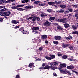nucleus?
<instances>
[{"label": "nucleus", "instance_id": "4be33fe9", "mask_svg": "<svg viewBox=\"0 0 78 78\" xmlns=\"http://www.w3.org/2000/svg\"><path fill=\"white\" fill-rule=\"evenodd\" d=\"M24 5L23 4V5H18L16 6V7H18L19 8H20V7H23L24 6Z\"/></svg>", "mask_w": 78, "mask_h": 78}, {"label": "nucleus", "instance_id": "9b49d317", "mask_svg": "<svg viewBox=\"0 0 78 78\" xmlns=\"http://www.w3.org/2000/svg\"><path fill=\"white\" fill-rule=\"evenodd\" d=\"M64 12V10L61 9L60 10H58L56 11L57 13H63Z\"/></svg>", "mask_w": 78, "mask_h": 78}, {"label": "nucleus", "instance_id": "a211bd4d", "mask_svg": "<svg viewBox=\"0 0 78 78\" xmlns=\"http://www.w3.org/2000/svg\"><path fill=\"white\" fill-rule=\"evenodd\" d=\"M25 8H26V9H31L32 7H31V6L29 5L28 6H26L25 7Z\"/></svg>", "mask_w": 78, "mask_h": 78}, {"label": "nucleus", "instance_id": "4d7b16f0", "mask_svg": "<svg viewBox=\"0 0 78 78\" xmlns=\"http://www.w3.org/2000/svg\"><path fill=\"white\" fill-rule=\"evenodd\" d=\"M21 3H25V1H24V0L22 1Z\"/></svg>", "mask_w": 78, "mask_h": 78}, {"label": "nucleus", "instance_id": "f3484780", "mask_svg": "<svg viewBox=\"0 0 78 78\" xmlns=\"http://www.w3.org/2000/svg\"><path fill=\"white\" fill-rule=\"evenodd\" d=\"M62 28L60 26H58L57 27V30H62Z\"/></svg>", "mask_w": 78, "mask_h": 78}, {"label": "nucleus", "instance_id": "39448f33", "mask_svg": "<svg viewBox=\"0 0 78 78\" xmlns=\"http://www.w3.org/2000/svg\"><path fill=\"white\" fill-rule=\"evenodd\" d=\"M11 12L10 11L5 12V16H10V15H11Z\"/></svg>", "mask_w": 78, "mask_h": 78}, {"label": "nucleus", "instance_id": "c756f323", "mask_svg": "<svg viewBox=\"0 0 78 78\" xmlns=\"http://www.w3.org/2000/svg\"><path fill=\"white\" fill-rule=\"evenodd\" d=\"M4 3H5V2L3 0H0V4H2Z\"/></svg>", "mask_w": 78, "mask_h": 78}, {"label": "nucleus", "instance_id": "774afa93", "mask_svg": "<svg viewBox=\"0 0 78 78\" xmlns=\"http://www.w3.org/2000/svg\"><path fill=\"white\" fill-rule=\"evenodd\" d=\"M45 43L46 44H48V41H45Z\"/></svg>", "mask_w": 78, "mask_h": 78}, {"label": "nucleus", "instance_id": "49530a36", "mask_svg": "<svg viewBox=\"0 0 78 78\" xmlns=\"http://www.w3.org/2000/svg\"><path fill=\"white\" fill-rule=\"evenodd\" d=\"M24 1L26 3H27L29 2V0H24Z\"/></svg>", "mask_w": 78, "mask_h": 78}, {"label": "nucleus", "instance_id": "4c0bfd02", "mask_svg": "<svg viewBox=\"0 0 78 78\" xmlns=\"http://www.w3.org/2000/svg\"><path fill=\"white\" fill-rule=\"evenodd\" d=\"M36 20L38 21H39V20H40V18L39 17H36Z\"/></svg>", "mask_w": 78, "mask_h": 78}, {"label": "nucleus", "instance_id": "7c9ffc66", "mask_svg": "<svg viewBox=\"0 0 78 78\" xmlns=\"http://www.w3.org/2000/svg\"><path fill=\"white\" fill-rule=\"evenodd\" d=\"M40 3V1H36L34 2V4H38V3Z\"/></svg>", "mask_w": 78, "mask_h": 78}, {"label": "nucleus", "instance_id": "338daca9", "mask_svg": "<svg viewBox=\"0 0 78 78\" xmlns=\"http://www.w3.org/2000/svg\"><path fill=\"white\" fill-rule=\"evenodd\" d=\"M39 69H44V68H43V67H41Z\"/></svg>", "mask_w": 78, "mask_h": 78}, {"label": "nucleus", "instance_id": "9d476101", "mask_svg": "<svg viewBox=\"0 0 78 78\" xmlns=\"http://www.w3.org/2000/svg\"><path fill=\"white\" fill-rule=\"evenodd\" d=\"M13 24H17V23H19V21H16L15 20H13L11 22Z\"/></svg>", "mask_w": 78, "mask_h": 78}, {"label": "nucleus", "instance_id": "5fc2aeb1", "mask_svg": "<svg viewBox=\"0 0 78 78\" xmlns=\"http://www.w3.org/2000/svg\"><path fill=\"white\" fill-rule=\"evenodd\" d=\"M2 21H3V20L2 18H0V22H2Z\"/></svg>", "mask_w": 78, "mask_h": 78}, {"label": "nucleus", "instance_id": "6ab92c4d", "mask_svg": "<svg viewBox=\"0 0 78 78\" xmlns=\"http://www.w3.org/2000/svg\"><path fill=\"white\" fill-rule=\"evenodd\" d=\"M17 10L18 11H24L25 9H23L22 8H17Z\"/></svg>", "mask_w": 78, "mask_h": 78}, {"label": "nucleus", "instance_id": "f8f14e48", "mask_svg": "<svg viewBox=\"0 0 78 78\" xmlns=\"http://www.w3.org/2000/svg\"><path fill=\"white\" fill-rule=\"evenodd\" d=\"M47 37V36L46 35H44L41 36V38L43 39H46Z\"/></svg>", "mask_w": 78, "mask_h": 78}, {"label": "nucleus", "instance_id": "a19ab883", "mask_svg": "<svg viewBox=\"0 0 78 78\" xmlns=\"http://www.w3.org/2000/svg\"><path fill=\"white\" fill-rule=\"evenodd\" d=\"M43 49V48L40 47L39 48V50H40V51H41Z\"/></svg>", "mask_w": 78, "mask_h": 78}, {"label": "nucleus", "instance_id": "bb28decb", "mask_svg": "<svg viewBox=\"0 0 78 78\" xmlns=\"http://www.w3.org/2000/svg\"><path fill=\"white\" fill-rule=\"evenodd\" d=\"M48 4H49V5H53V2H48Z\"/></svg>", "mask_w": 78, "mask_h": 78}, {"label": "nucleus", "instance_id": "c85d7f7f", "mask_svg": "<svg viewBox=\"0 0 78 78\" xmlns=\"http://www.w3.org/2000/svg\"><path fill=\"white\" fill-rule=\"evenodd\" d=\"M11 8L12 9H17V6H13V7H11Z\"/></svg>", "mask_w": 78, "mask_h": 78}, {"label": "nucleus", "instance_id": "393cba45", "mask_svg": "<svg viewBox=\"0 0 78 78\" xmlns=\"http://www.w3.org/2000/svg\"><path fill=\"white\" fill-rule=\"evenodd\" d=\"M72 37L71 36H69L66 37V39H69V40H70V39H72Z\"/></svg>", "mask_w": 78, "mask_h": 78}, {"label": "nucleus", "instance_id": "cd10ccee", "mask_svg": "<svg viewBox=\"0 0 78 78\" xmlns=\"http://www.w3.org/2000/svg\"><path fill=\"white\" fill-rule=\"evenodd\" d=\"M53 44H55V45H58V42L57 41H53Z\"/></svg>", "mask_w": 78, "mask_h": 78}, {"label": "nucleus", "instance_id": "13d9d810", "mask_svg": "<svg viewBox=\"0 0 78 78\" xmlns=\"http://www.w3.org/2000/svg\"><path fill=\"white\" fill-rule=\"evenodd\" d=\"M53 76H57V75H56V74L55 73H54L53 74Z\"/></svg>", "mask_w": 78, "mask_h": 78}, {"label": "nucleus", "instance_id": "680f3d73", "mask_svg": "<svg viewBox=\"0 0 78 78\" xmlns=\"http://www.w3.org/2000/svg\"><path fill=\"white\" fill-rule=\"evenodd\" d=\"M53 63H50V66H54V65H53Z\"/></svg>", "mask_w": 78, "mask_h": 78}, {"label": "nucleus", "instance_id": "6e6552de", "mask_svg": "<svg viewBox=\"0 0 78 78\" xmlns=\"http://www.w3.org/2000/svg\"><path fill=\"white\" fill-rule=\"evenodd\" d=\"M39 28L38 27H34L32 29L33 31H36V30H39Z\"/></svg>", "mask_w": 78, "mask_h": 78}, {"label": "nucleus", "instance_id": "a878e982", "mask_svg": "<svg viewBox=\"0 0 78 78\" xmlns=\"http://www.w3.org/2000/svg\"><path fill=\"white\" fill-rule=\"evenodd\" d=\"M41 17H45V16H47V14L44 13H42L41 15Z\"/></svg>", "mask_w": 78, "mask_h": 78}, {"label": "nucleus", "instance_id": "7ed1b4c3", "mask_svg": "<svg viewBox=\"0 0 78 78\" xmlns=\"http://www.w3.org/2000/svg\"><path fill=\"white\" fill-rule=\"evenodd\" d=\"M50 56L51 57H46L45 58L47 59L48 60H51L52 59L55 58V56L54 55H50Z\"/></svg>", "mask_w": 78, "mask_h": 78}, {"label": "nucleus", "instance_id": "1a4fd4ad", "mask_svg": "<svg viewBox=\"0 0 78 78\" xmlns=\"http://www.w3.org/2000/svg\"><path fill=\"white\" fill-rule=\"evenodd\" d=\"M66 64H60V67L61 68H62V69H64V68L66 67Z\"/></svg>", "mask_w": 78, "mask_h": 78}, {"label": "nucleus", "instance_id": "473e14b6", "mask_svg": "<svg viewBox=\"0 0 78 78\" xmlns=\"http://www.w3.org/2000/svg\"><path fill=\"white\" fill-rule=\"evenodd\" d=\"M54 66H58V64L56 62H53Z\"/></svg>", "mask_w": 78, "mask_h": 78}, {"label": "nucleus", "instance_id": "20e7f679", "mask_svg": "<svg viewBox=\"0 0 78 78\" xmlns=\"http://www.w3.org/2000/svg\"><path fill=\"white\" fill-rule=\"evenodd\" d=\"M44 25L45 27H49L51 25V23L47 21L44 23Z\"/></svg>", "mask_w": 78, "mask_h": 78}, {"label": "nucleus", "instance_id": "0eeeda50", "mask_svg": "<svg viewBox=\"0 0 78 78\" xmlns=\"http://www.w3.org/2000/svg\"><path fill=\"white\" fill-rule=\"evenodd\" d=\"M51 68H52V66H49L48 65H46L45 67L44 68V69H49Z\"/></svg>", "mask_w": 78, "mask_h": 78}, {"label": "nucleus", "instance_id": "052dcab7", "mask_svg": "<svg viewBox=\"0 0 78 78\" xmlns=\"http://www.w3.org/2000/svg\"><path fill=\"white\" fill-rule=\"evenodd\" d=\"M55 69H56V68H55V67H53L51 69L52 70H55Z\"/></svg>", "mask_w": 78, "mask_h": 78}, {"label": "nucleus", "instance_id": "f03ea898", "mask_svg": "<svg viewBox=\"0 0 78 78\" xmlns=\"http://www.w3.org/2000/svg\"><path fill=\"white\" fill-rule=\"evenodd\" d=\"M56 21H57L58 22H63V23H66L67 22V18H64L63 19H60L58 20L56 19Z\"/></svg>", "mask_w": 78, "mask_h": 78}, {"label": "nucleus", "instance_id": "603ef678", "mask_svg": "<svg viewBox=\"0 0 78 78\" xmlns=\"http://www.w3.org/2000/svg\"><path fill=\"white\" fill-rule=\"evenodd\" d=\"M58 56H62V54H61L58 53Z\"/></svg>", "mask_w": 78, "mask_h": 78}, {"label": "nucleus", "instance_id": "2eb2a0df", "mask_svg": "<svg viewBox=\"0 0 78 78\" xmlns=\"http://www.w3.org/2000/svg\"><path fill=\"white\" fill-rule=\"evenodd\" d=\"M14 1H15V0H8L7 1L5 2V3H11V2H14Z\"/></svg>", "mask_w": 78, "mask_h": 78}, {"label": "nucleus", "instance_id": "423d86ee", "mask_svg": "<svg viewBox=\"0 0 78 78\" xmlns=\"http://www.w3.org/2000/svg\"><path fill=\"white\" fill-rule=\"evenodd\" d=\"M54 38L56 40H61V37L60 36H56L54 37Z\"/></svg>", "mask_w": 78, "mask_h": 78}, {"label": "nucleus", "instance_id": "aec40b11", "mask_svg": "<svg viewBox=\"0 0 78 78\" xmlns=\"http://www.w3.org/2000/svg\"><path fill=\"white\" fill-rule=\"evenodd\" d=\"M69 46V44H63V45H62V47H63V48H66V47H67Z\"/></svg>", "mask_w": 78, "mask_h": 78}, {"label": "nucleus", "instance_id": "e2e57ef3", "mask_svg": "<svg viewBox=\"0 0 78 78\" xmlns=\"http://www.w3.org/2000/svg\"><path fill=\"white\" fill-rule=\"evenodd\" d=\"M60 3H61V2H60V1H59L58 2H57V5L60 4Z\"/></svg>", "mask_w": 78, "mask_h": 78}, {"label": "nucleus", "instance_id": "a18cd8bd", "mask_svg": "<svg viewBox=\"0 0 78 78\" xmlns=\"http://www.w3.org/2000/svg\"><path fill=\"white\" fill-rule=\"evenodd\" d=\"M73 7H74V8H77V5H73Z\"/></svg>", "mask_w": 78, "mask_h": 78}, {"label": "nucleus", "instance_id": "37998d69", "mask_svg": "<svg viewBox=\"0 0 78 78\" xmlns=\"http://www.w3.org/2000/svg\"><path fill=\"white\" fill-rule=\"evenodd\" d=\"M5 8V6H0V9L1 8Z\"/></svg>", "mask_w": 78, "mask_h": 78}, {"label": "nucleus", "instance_id": "6e6d98bb", "mask_svg": "<svg viewBox=\"0 0 78 78\" xmlns=\"http://www.w3.org/2000/svg\"><path fill=\"white\" fill-rule=\"evenodd\" d=\"M76 31L72 33V34H76Z\"/></svg>", "mask_w": 78, "mask_h": 78}, {"label": "nucleus", "instance_id": "b1692460", "mask_svg": "<svg viewBox=\"0 0 78 78\" xmlns=\"http://www.w3.org/2000/svg\"><path fill=\"white\" fill-rule=\"evenodd\" d=\"M33 66H34V64L33 63H31L29 64V67H30V68H31V67H33Z\"/></svg>", "mask_w": 78, "mask_h": 78}, {"label": "nucleus", "instance_id": "79ce46f5", "mask_svg": "<svg viewBox=\"0 0 78 78\" xmlns=\"http://www.w3.org/2000/svg\"><path fill=\"white\" fill-rule=\"evenodd\" d=\"M75 16L76 17H78V13H76L75 14Z\"/></svg>", "mask_w": 78, "mask_h": 78}, {"label": "nucleus", "instance_id": "412c9836", "mask_svg": "<svg viewBox=\"0 0 78 78\" xmlns=\"http://www.w3.org/2000/svg\"><path fill=\"white\" fill-rule=\"evenodd\" d=\"M49 20L51 21V20H54L55 19V17H51L49 18Z\"/></svg>", "mask_w": 78, "mask_h": 78}, {"label": "nucleus", "instance_id": "ddd939ff", "mask_svg": "<svg viewBox=\"0 0 78 78\" xmlns=\"http://www.w3.org/2000/svg\"><path fill=\"white\" fill-rule=\"evenodd\" d=\"M73 66H68L67 67V69H70V70H72L73 69Z\"/></svg>", "mask_w": 78, "mask_h": 78}, {"label": "nucleus", "instance_id": "58836bf2", "mask_svg": "<svg viewBox=\"0 0 78 78\" xmlns=\"http://www.w3.org/2000/svg\"><path fill=\"white\" fill-rule=\"evenodd\" d=\"M53 5H57V1H55L54 2H53Z\"/></svg>", "mask_w": 78, "mask_h": 78}, {"label": "nucleus", "instance_id": "69168bd1", "mask_svg": "<svg viewBox=\"0 0 78 78\" xmlns=\"http://www.w3.org/2000/svg\"><path fill=\"white\" fill-rule=\"evenodd\" d=\"M12 5L14 6V5H16V3H12Z\"/></svg>", "mask_w": 78, "mask_h": 78}, {"label": "nucleus", "instance_id": "f257e3e1", "mask_svg": "<svg viewBox=\"0 0 78 78\" xmlns=\"http://www.w3.org/2000/svg\"><path fill=\"white\" fill-rule=\"evenodd\" d=\"M59 70L61 73H63V74H66L67 73L68 75H71V73L69 71H67L66 69H65L64 70H62L61 68H59Z\"/></svg>", "mask_w": 78, "mask_h": 78}, {"label": "nucleus", "instance_id": "5701e85b", "mask_svg": "<svg viewBox=\"0 0 78 78\" xmlns=\"http://www.w3.org/2000/svg\"><path fill=\"white\" fill-rule=\"evenodd\" d=\"M60 7L61 8H65L66 6L64 5H60Z\"/></svg>", "mask_w": 78, "mask_h": 78}, {"label": "nucleus", "instance_id": "bf43d9fd", "mask_svg": "<svg viewBox=\"0 0 78 78\" xmlns=\"http://www.w3.org/2000/svg\"><path fill=\"white\" fill-rule=\"evenodd\" d=\"M53 25H58V24H57V23H53Z\"/></svg>", "mask_w": 78, "mask_h": 78}, {"label": "nucleus", "instance_id": "f704fd0d", "mask_svg": "<svg viewBox=\"0 0 78 78\" xmlns=\"http://www.w3.org/2000/svg\"><path fill=\"white\" fill-rule=\"evenodd\" d=\"M36 20V17H34L33 19L32 20L33 22H35Z\"/></svg>", "mask_w": 78, "mask_h": 78}, {"label": "nucleus", "instance_id": "e433bc0d", "mask_svg": "<svg viewBox=\"0 0 78 78\" xmlns=\"http://www.w3.org/2000/svg\"><path fill=\"white\" fill-rule=\"evenodd\" d=\"M47 11L48 12H51V10L48 9H47Z\"/></svg>", "mask_w": 78, "mask_h": 78}, {"label": "nucleus", "instance_id": "09e8293b", "mask_svg": "<svg viewBox=\"0 0 78 78\" xmlns=\"http://www.w3.org/2000/svg\"><path fill=\"white\" fill-rule=\"evenodd\" d=\"M68 10L71 12H72V9H69Z\"/></svg>", "mask_w": 78, "mask_h": 78}, {"label": "nucleus", "instance_id": "de8ad7c7", "mask_svg": "<svg viewBox=\"0 0 78 78\" xmlns=\"http://www.w3.org/2000/svg\"><path fill=\"white\" fill-rule=\"evenodd\" d=\"M16 78H20V76L19 75H17L16 76Z\"/></svg>", "mask_w": 78, "mask_h": 78}, {"label": "nucleus", "instance_id": "c03bdc74", "mask_svg": "<svg viewBox=\"0 0 78 78\" xmlns=\"http://www.w3.org/2000/svg\"><path fill=\"white\" fill-rule=\"evenodd\" d=\"M41 5H40V6H43L45 5V4L44 3H43V4L41 3Z\"/></svg>", "mask_w": 78, "mask_h": 78}, {"label": "nucleus", "instance_id": "72a5a7b5", "mask_svg": "<svg viewBox=\"0 0 78 78\" xmlns=\"http://www.w3.org/2000/svg\"><path fill=\"white\" fill-rule=\"evenodd\" d=\"M7 10H8V9L4 8L2 9L1 10V11H7Z\"/></svg>", "mask_w": 78, "mask_h": 78}, {"label": "nucleus", "instance_id": "2f4dec72", "mask_svg": "<svg viewBox=\"0 0 78 78\" xmlns=\"http://www.w3.org/2000/svg\"><path fill=\"white\" fill-rule=\"evenodd\" d=\"M72 28L74 29V30H76L77 28L76 27V26H72Z\"/></svg>", "mask_w": 78, "mask_h": 78}, {"label": "nucleus", "instance_id": "ea45409f", "mask_svg": "<svg viewBox=\"0 0 78 78\" xmlns=\"http://www.w3.org/2000/svg\"><path fill=\"white\" fill-rule=\"evenodd\" d=\"M69 12V11L66 10L65 11V12H64V14H67Z\"/></svg>", "mask_w": 78, "mask_h": 78}, {"label": "nucleus", "instance_id": "8fccbe9b", "mask_svg": "<svg viewBox=\"0 0 78 78\" xmlns=\"http://www.w3.org/2000/svg\"><path fill=\"white\" fill-rule=\"evenodd\" d=\"M69 48L70 49V50H73V47L71 46L70 47H69Z\"/></svg>", "mask_w": 78, "mask_h": 78}, {"label": "nucleus", "instance_id": "864d4df0", "mask_svg": "<svg viewBox=\"0 0 78 78\" xmlns=\"http://www.w3.org/2000/svg\"><path fill=\"white\" fill-rule=\"evenodd\" d=\"M74 12H77V13H78V10H75L74 11Z\"/></svg>", "mask_w": 78, "mask_h": 78}, {"label": "nucleus", "instance_id": "0e129e2a", "mask_svg": "<svg viewBox=\"0 0 78 78\" xmlns=\"http://www.w3.org/2000/svg\"><path fill=\"white\" fill-rule=\"evenodd\" d=\"M45 66V63H43L42 65V66H43V67H44V66Z\"/></svg>", "mask_w": 78, "mask_h": 78}, {"label": "nucleus", "instance_id": "3c124183", "mask_svg": "<svg viewBox=\"0 0 78 78\" xmlns=\"http://www.w3.org/2000/svg\"><path fill=\"white\" fill-rule=\"evenodd\" d=\"M32 19H33V17H29L27 19V20H31Z\"/></svg>", "mask_w": 78, "mask_h": 78}, {"label": "nucleus", "instance_id": "dca6fc26", "mask_svg": "<svg viewBox=\"0 0 78 78\" xmlns=\"http://www.w3.org/2000/svg\"><path fill=\"white\" fill-rule=\"evenodd\" d=\"M64 26L65 28H69L70 27V25L67 23H65L64 24Z\"/></svg>", "mask_w": 78, "mask_h": 78}, {"label": "nucleus", "instance_id": "4468645a", "mask_svg": "<svg viewBox=\"0 0 78 78\" xmlns=\"http://www.w3.org/2000/svg\"><path fill=\"white\" fill-rule=\"evenodd\" d=\"M0 14L2 16H5V12H0Z\"/></svg>", "mask_w": 78, "mask_h": 78}, {"label": "nucleus", "instance_id": "c9c22d12", "mask_svg": "<svg viewBox=\"0 0 78 78\" xmlns=\"http://www.w3.org/2000/svg\"><path fill=\"white\" fill-rule=\"evenodd\" d=\"M63 58L64 59H66V58H67V56L66 55H64L62 56Z\"/></svg>", "mask_w": 78, "mask_h": 78}]
</instances>
